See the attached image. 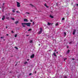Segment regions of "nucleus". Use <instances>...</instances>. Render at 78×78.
Segmentation results:
<instances>
[{"instance_id":"obj_12","label":"nucleus","mask_w":78,"mask_h":78,"mask_svg":"<svg viewBox=\"0 0 78 78\" xmlns=\"http://www.w3.org/2000/svg\"><path fill=\"white\" fill-rule=\"evenodd\" d=\"M19 23V21H17L15 22V23L16 24H17V23Z\"/></svg>"},{"instance_id":"obj_51","label":"nucleus","mask_w":78,"mask_h":78,"mask_svg":"<svg viewBox=\"0 0 78 78\" xmlns=\"http://www.w3.org/2000/svg\"><path fill=\"white\" fill-rule=\"evenodd\" d=\"M4 41H5V40L4 39Z\"/></svg>"},{"instance_id":"obj_50","label":"nucleus","mask_w":78,"mask_h":78,"mask_svg":"<svg viewBox=\"0 0 78 78\" xmlns=\"http://www.w3.org/2000/svg\"><path fill=\"white\" fill-rule=\"evenodd\" d=\"M27 61H29V59H28Z\"/></svg>"},{"instance_id":"obj_40","label":"nucleus","mask_w":78,"mask_h":78,"mask_svg":"<svg viewBox=\"0 0 78 78\" xmlns=\"http://www.w3.org/2000/svg\"><path fill=\"white\" fill-rule=\"evenodd\" d=\"M2 38H3V37H1V39H2Z\"/></svg>"},{"instance_id":"obj_45","label":"nucleus","mask_w":78,"mask_h":78,"mask_svg":"<svg viewBox=\"0 0 78 78\" xmlns=\"http://www.w3.org/2000/svg\"><path fill=\"white\" fill-rule=\"evenodd\" d=\"M56 53H57V54H58V52H56Z\"/></svg>"},{"instance_id":"obj_44","label":"nucleus","mask_w":78,"mask_h":78,"mask_svg":"<svg viewBox=\"0 0 78 78\" xmlns=\"http://www.w3.org/2000/svg\"><path fill=\"white\" fill-rule=\"evenodd\" d=\"M35 73H36V71H35Z\"/></svg>"},{"instance_id":"obj_52","label":"nucleus","mask_w":78,"mask_h":78,"mask_svg":"<svg viewBox=\"0 0 78 78\" xmlns=\"http://www.w3.org/2000/svg\"><path fill=\"white\" fill-rule=\"evenodd\" d=\"M51 51V50H50L49 51Z\"/></svg>"},{"instance_id":"obj_38","label":"nucleus","mask_w":78,"mask_h":78,"mask_svg":"<svg viewBox=\"0 0 78 78\" xmlns=\"http://www.w3.org/2000/svg\"><path fill=\"white\" fill-rule=\"evenodd\" d=\"M6 36H9V34H6Z\"/></svg>"},{"instance_id":"obj_4","label":"nucleus","mask_w":78,"mask_h":78,"mask_svg":"<svg viewBox=\"0 0 78 78\" xmlns=\"http://www.w3.org/2000/svg\"><path fill=\"white\" fill-rule=\"evenodd\" d=\"M34 58V54H33L32 55H30V58Z\"/></svg>"},{"instance_id":"obj_9","label":"nucleus","mask_w":78,"mask_h":78,"mask_svg":"<svg viewBox=\"0 0 78 78\" xmlns=\"http://www.w3.org/2000/svg\"><path fill=\"white\" fill-rule=\"evenodd\" d=\"M53 55H54L55 56H56H56H57V55H56V53H55V52L53 53Z\"/></svg>"},{"instance_id":"obj_35","label":"nucleus","mask_w":78,"mask_h":78,"mask_svg":"<svg viewBox=\"0 0 78 78\" xmlns=\"http://www.w3.org/2000/svg\"><path fill=\"white\" fill-rule=\"evenodd\" d=\"M72 60H75V59L73 58H72Z\"/></svg>"},{"instance_id":"obj_14","label":"nucleus","mask_w":78,"mask_h":78,"mask_svg":"<svg viewBox=\"0 0 78 78\" xmlns=\"http://www.w3.org/2000/svg\"><path fill=\"white\" fill-rule=\"evenodd\" d=\"M17 34H15V37H17Z\"/></svg>"},{"instance_id":"obj_48","label":"nucleus","mask_w":78,"mask_h":78,"mask_svg":"<svg viewBox=\"0 0 78 78\" xmlns=\"http://www.w3.org/2000/svg\"><path fill=\"white\" fill-rule=\"evenodd\" d=\"M8 14H9V15L10 14H9V13H8Z\"/></svg>"},{"instance_id":"obj_5","label":"nucleus","mask_w":78,"mask_h":78,"mask_svg":"<svg viewBox=\"0 0 78 78\" xmlns=\"http://www.w3.org/2000/svg\"><path fill=\"white\" fill-rule=\"evenodd\" d=\"M76 31V29H74L73 31V35H74L75 34V32Z\"/></svg>"},{"instance_id":"obj_31","label":"nucleus","mask_w":78,"mask_h":78,"mask_svg":"<svg viewBox=\"0 0 78 78\" xmlns=\"http://www.w3.org/2000/svg\"><path fill=\"white\" fill-rule=\"evenodd\" d=\"M44 5L45 6H47V4H44Z\"/></svg>"},{"instance_id":"obj_39","label":"nucleus","mask_w":78,"mask_h":78,"mask_svg":"<svg viewBox=\"0 0 78 78\" xmlns=\"http://www.w3.org/2000/svg\"><path fill=\"white\" fill-rule=\"evenodd\" d=\"M26 36H29V35H26Z\"/></svg>"},{"instance_id":"obj_47","label":"nucleus","mask_w":78,"mask_h":78,"mask_svg":"<svg viewBox=\"0 0 78 78\" xmlns=\"http://www.w3.org/2000/svg\"><path fill=\"white\" fill-rule=\"evenodd\" d=\"M76 5H77V6H78V4H76Z\"/></svg>"},{"instance_id":"obj_26","label":"nucleus","mask_w":78,"mask_h":78,"mask_svg":"<svg viewBox=\"0 0 78 78\" xmlns=\"http://www.w3.org/2000/svg\"><path fill=\"white\" fill-rule=\"evenodd\" d=\"M72 41H71L70 42H69V44H72Z\"/></svg>"},{"instance_id":"obj_46","label":"nucleus","mask_w":78,"mask_h":78,"mask_svg":"<svg viewBox=\"0 0 78 78\" xmlns=\"http://www.w3.org/2000/svg\"><path fill=\"white\" fill-rule=\"evenodd\" d=\"M64 61H66V59H64Z\"/></svg>"},{"instance_id":"obj_32","label":"nucleus","mask_w":78,"mask_h":78,"mask_svg":"<svg viewBox=\"0 0 78 78\" xmlns=\"http://www.w3.org/2000/svg\"><path fill=\"white\" fill-rule=\"evenodd\" d=\"M12 11L13 12H15V11H14V10H12Z\"/></svg>"},{"instance_id":"obj_42","label":"nucleus","mask_w":78,"mask_h":78,"mask_svg":"<svg viewBox=\"0 0 78 78\" xmlns=\"http://www.w3.org/2000/svg\"><path fill=\"white\" fill-rule=\"evenodd\" d=\"M5 16H8V14H5Z\"/></svg>"},{"instance_id":"obj_29","label":"nucleus","mask_w":78,"mask_h":78,"mask_svg":"<svg viewBox=\"0 0 78 78\" xmlns=\"http://www.w3.org/2000/svg\"><path fill=\"white\" fill-rule=\"evenodd\" d=\"M64 35H66V33L64 32Z\"/></svg>"},{"instance_id":"obj_27","label":"nucleus","mask_w":78,"mask_h":78,"mask_svg":"<svg viewBox=\"0 0 78 78\" xmlns=\"http://www.w3.org/2000/svg\"><path fill=\"white\" fill-rule=\"evenodd\" d=\"M27 63V62H26L24 63V64H26Z\"/></svg>"},{"instance_id":"obj_1","label":"nucleus","mask_w":78,"mask_h":78,"mask_svg":"<svg viewBox=\"0 0 78 78\" xmlns=\"http://www.w3.org/2000/svg\"><path fill=\"white\" fill-rule=\"evenodd\" d=\"M22 25H27V27H30L31 25L30 23H21Z\"/></svg>"},{"instance_id":"obj_16","label":"nucleus","mask_w":78,"mask_h":78,"mask_svg":"<svg viewBox=\"0 0 78 78\" xmlns=\"http://www.w3.org/2000/svg\"><path fill=\"white\" fill-rule=\"evenodd\" d=\"M31 29H29L28 30V31H31Z\"/></svg>"},{"instance_id":"obj_37","label":"nucleus","mask_w":78,"mask_h":78,"mask_svg":"<svg viewBox=\"0 0 78 78\" xmlns=\"http://www.w3.org/2000/svg\"><path fill=\"white\" fill-rule=\"evenodd\" d=\"M67 48H69V46H67Z\"/></svg>"},{"instance_id":"obj_20","label":"nucleus","mask_w":78,"mask_h":78,"mask_svg":"<svg viewBox=\"0 0 78 78\" xmlns=\"http://www.w3.org/2000/svg\"><path fill=\"white\" fill-rule=\"evenodd\" d=\"M15 48H16V50H18V48L17 47H15Z\"/></svg>"},{"instance_id":"obj_53","label":"nucleus","mask_w":78,"mask_h":78,"mask_svg":"<svg viewBox=\"0 0 78 78\" xmlns=\"http://www.w3.org/2000/svg\"><path fill=\"white\" fill-rule=\"evenodd\" d=\"M14 9V10H16V9Z\"/></svg>"},{"instance_id":"obj_11","label":"nucleus","mask_w":78,"mask_h":78,"mask_svg":"<svg viewBox=\"0 0 78 78\" xmlns=\"http://www.w3.org/2000/svg\"><path fill=\"white\" fill-rule=\"evenodd\" d=\"M30 6H31L32 7H34V6L32 4H30Z\"/></svg>"},{"instance_id":"obj_55","label":"nucleus","mask_w":78,"mask_h":78,"mask_svg":"<svg viewBox=\"0 0 78 78\" xmlns=\"http://www.w3.org/2000/svg\"><path fill=\"white\" fill-rule=\"evenodd\" d=\"M33 23H34V22H33Z\"/></svg>"},{"instance_id":"obj_33","label":"nucleus","mask_w":78,"mask_h":78,"mask_svg":"<svg viewBox=\"0 0 78 78\" xmlns=\"http://www.w3.org/2000/svg\"><path fill=\"white\" fill-rule=\"evenodd\" d=\"M64 78H67V77L66 76H65Z\"/></svg>"},{"instance_id":"obj_49","label":"nucleus","mask_w":78,"mask_h":78,"mask_svg":"<svg viewBox=\"0 0 78 78\" xmlns=\"http://www.w3.org/2000/svg\"><path fill=\"white\" fill-rule=\"evenodd\" d=\"M3 5H4V3H3Z\"/></svg>"},{"instance_id":"obj_15","label":"nucleus","mask_w":78,"mask_h":78,"mask_svg":"<svg viewBox=\"0 0 78 78\" xmlns=\"http://www.w3.org/2000/svg\"><path fill=\"white\" fill-rule=\"evenodd\" d=\"M11 19H12V20H15V19H14V18H11Z\"/></svg>"},{"instance_id":"obj_19","label":"nucleus","mask_w":78,"mask_h":78,"mask_svg":"<svg viewBox=\"0 0 78 78\" xmlns=\"http://www.w3.org/2000/svg\"><path fill=\"white\" fill-rule=\"evenodd\" d=\"M32 75V73H29V76H31V75Z\"/></svg>"},{"instance_id":"obj_43","label":"nucleus","mask_w":78,"mask_h":78,"mask_svg":"<svg viewBox=\"0 0 78 78\" xmlns=\"http://www.w3.org/2000/svg\"><path fill=\"white\" fill-rule=\"evenodd\" d=\"M32 21H33L32 20H30V22H32Z\"/></svg>"},{"instance_id":"obj_13","label":"nucleus","mask_w":78,"mask_h":78,"mask_svg":"<svg viewBox=\"0 0 78 78\" xmlns=\"http://www.w3.org/2000/svg\"><path fill=\"white\" fill-rule=\"evenodd\" d=\"M48 25H51V23H49V22L48 23Z\"/></svg>"},{"instance_id":"obj_7","label":"nucleus","mask_w":78,"mask_h":78,"mask_svg":"<svg viewBox=\"0 0 78 78\" xmlns=\"http://www.w3.org/2000/svg\"><path fill=\"white\" fill-rule=\"evenodd\" d=\"M5 16H3V18H2V20H5Z\"/></svg>"},{"instance_id":"obj_2","label":"nucleus","mask_w":78,"mask_h":78,"mask_svg":"<svg viewBox=\"0 0 78 78\" xmlns=\"http://www.w3.org/2000/svg\"><path fill=\"white\" fill-rule=\"evenodd\" d=\"M40 31H39L38 33V34H41V33H42V31H43V30H42V28H40Z\"/></svg>"},{"instance_id":"obj_17","label":"nucleus","mask_w":78,"mask_h":78,"mask_svg":"<svg viewBox=\"0 0 78 78\" xmlns=\"http://www.w3.org/2000/svg\"><path fill=\"white\" fill-rule=\"evenodd\" d=\"M70 52V50H68L67 51V53H69Z\"/></svg>"},{"instance_id":"obj_28","label":"nucleus","mask_w":78,"mask_h":78,"mask_svg":"<svg viewBox=\"0 0 78 78\" xmlns=\"http://www.w3.org/2000/svg\"><path fill=\"white\" fill-rule=\"evenodd\" d=\"M11 33H14V31H13L12 30L11 31Z\"/></svg>"},{"instance_id":"obj_23","label":"nucleus","mask_w":78,"mask_h":78,"mask_svg":"<svg viewBox=\"0 0 78 78\" xmlns=\"http://www.w3.org/2000/svg\"><path fill=\"white\" fill-rule=\"evenodd\" d=\"M23 27H25V25H22Z\"/></svg>"},{"instance_id":"obj_10","label":"nucleus","mask_w":78,"mask_h":78,"mask_svg":"<svg viewBox=\"0 0 78 78\" xmlns=\"http://www.w3.org/2000/svg\"><path fill=\"white\" fill-rule=\"evenodd\" d=\"M6 19H7V20H8L9 19V17H6Z\"/></svg>"},{"instance_id":"obj_24","label":"nucleus","mask_w":78,"mask_h":78,"mask_svg":"<svg viewBox=\"0 0 78 78\" xmlns=\"http://www.w3.org/2000/svg\"><path fill=\"white\" fill-rule=\"evenodd\" d=\"M64 19H65V18H64L63 17L62 18V20H64Z\"/></svg>"},{"instance_id":"obj_8","label":"nucleus","mask_w":78,"mask_h":78,"mask_svg":"<svg viewBox=\"0 0 78 78\" xmlns=\"http://www.w3.org/2000/svg\"><path fill=\"white\" fill-rule=\"evenodd\" d=\"M50 17H51V19H53V18H54V17H53V16H51V15H50Z\"/></svg>"},{"instance_id":"obj_25","label":"nucleus","mask_w":78,"mask_h":78,"mask_svg":"<svg viewBox=\"0 0 78 78\" xmlns=\"http://www.w3.org/2000/svg\"><path fill=\"white\" fill-rule=\"evenodd\" d=\"M26 13L27 14H30V13L29 12H26Z\"/></svg>"},{"instance_id":"obj_6","label":"nucleus","mask_w":78,"mask_h":78,"mask_svg":"<svg viewBox=\"0 0 78 78\" xmlns=\"http://www.w3.org/2000/svg\"><path fill=\"white\" fill-rule=\"evenodd\" d=\"M24 22H28V20L26 19H24Z\"/></svg>"},{"instance_id":"obj_54","label":"nucleus","mask_w":78,"mask_h":78,"mask_svg":"<svg viewBox=\"0 0 78 78\" xmlns=\"http://www.w3.org/2000/svg\"><path fill=\"white\" fill-rule=\"evenodd\" d=\"M67 58H65V59H66Z\"/></svg>"},{"instance_id":"obj_30","label":"nucleus","mask_w":78,"mask_h":78,"mask_svg":"<svg viewBox=\"0 0 78 78\" xmlns=\"http://www.w3.org/2000/svg\"><path fill=\"white\" fill-rule=\"evenodd\" d=\"M56 49H55L54 50V51H55V52H56Z\"/></svg>"},{"instance_id":"obj_18","label":"nucleus","mask_w":78,"mask_h":78,"mask_svg":"<svg viewBox=\"0 0 78 78\" xmlns=\"http://www.w3.org/2000/svg\"><path fill=\"white\" fill-rule=\"evenodd\" d=\"M33 42V40H31L30 41V43H32Z\"/></svg>"},{"instance_id":"obj_41","label":"nucleus","mask_w":78,"mask_h":78,"mask_svg":"<svg viewBox=\"0 0 78 78\" xmlns=\"http://www.w3.org/2000/svg\"><path fill=\"white\" fill-rule=\"evenodd\" d=\"M5 28H8V27H7V26H6Z\"/></svg>"},{"instance_id":"obj_36","label":"nucleus","mask_w":78,"mask_h":78,"mask_svg":"<svg viewBox=\"0 0 78 78\" xmlns=\"http://www.w3.org/2000/svg\"><path fill=\"white\" fill-rule=\"evenodd\" d=\"M46 8H48V6L47 5H46Z\"/></svg>"},{"instance_id":"obj_34","label":"nucleus","mask_w":78,"mask_h":78,"mask_svg":"<svg viewBox=\"0 0 78 78\" xmlns=\"http://www.w3.org/2000/svg\"><path fill=\"white\" fill-rule=\"evenodd\" d=\"M16 12H17V13H19V11H16Z\"/></svg>"},{"instance_id":"obj_22","label":"nucleus","mask_w":78,"mask_h":78,"mask_svg":"<svg viewBox=\"0 0 78 78\" xmlns=\"http://www.w3.org/2000/svg\"><path fill=\"white\" fill-rule=\"evenodd\" d=\"M58 23H56L55 24V26H58Z\"/></svg>"},{"instance_id":"obj_21","label":"nucleus","mask_w":78,"mask_h":78,"mask_svg":"<svg viewBox=\"0 0 78 78\" xmlns=\"http://www.w3.org/2000/svg\"><path fill=\"white\" fill-rule=\"evenodd\" d=\"M16 62V63L15 64V66H17V62Z\"/></svg>"},{"instance_id":"obj_3","label":"nucleus","mask_w":78,"mask_h":78,"mask_svg":"<svg viewBox=\"0 0 78 78\" xmlns=\"http://www.w3.org/2000/svg\"><path fill=\"white\" fill-rule=\"evenodd\" d=\"M16 3H17V7H20V3L16 2Z\"/></svg>"}]
</instances>
